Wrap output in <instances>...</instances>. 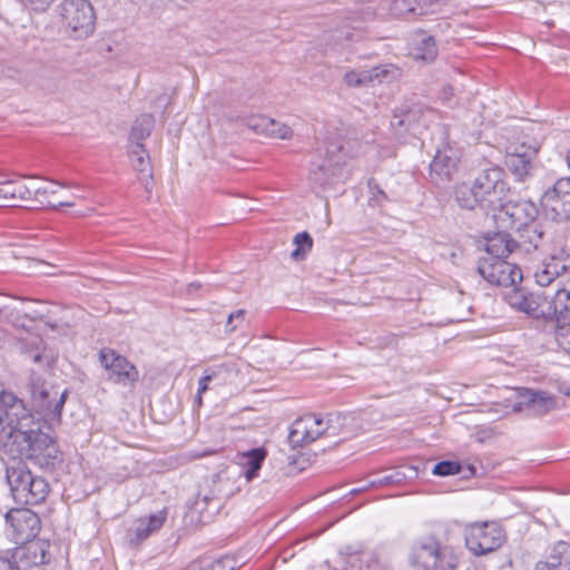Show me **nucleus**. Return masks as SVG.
I'll use <instances>...</instances> for the list:
<instances>
[{
    "label": "nucleus",
    "instance_id": "obj_39",
    "mask_svg": "<svg viewBox=\"0 0 570 570\" xmlns=\"http://www.w3.org/2000/svg\"><path fill=\"white\" fill-rule=\"evenodd\" d=\"M24 557V549L17 548L11 551L10 556H0V570H22L18 560Z\"/></svg>",
    "mask_w": 570,
    "mask_h": 570
},
{
    "label": "nucleus",
    "instance_id": "obj_2",
    "mask_svg": "<svg viewBox=\"0 0 570 570\" xmlns=\"http://www.w3.org/2000/svg\"><path fill=\"white\" fill-rule=\"evenodd\" d=\"M409 560L415 570H455L459 563L453 549L434 535L417 538L411 546Z\"/></svg>",
    "mask_w": 570,
    "mask_h": 570
},
{
    "label": "nucleus",
    "instance_id": "obj_48",
    "mask_svg": "<svg viewBox=\"0 0 570 570\" xmlns=\"http://www.w3.org/2000/svg\"><path fill=\"white\" fill-rule=\"evenodd\" d=\"M26 7L35 11H45L47 10L53 0H20Z\"/></svg>",
    "mask_w": 570,
    "mask_h": 570
},
{
    "label": "nucleus",
    "instance_id": "obj_44",
    "mask_svg": "<svg viewBox=\"0 0 570 570\" xmlns=\"http://www.w3.org/2000/svg\"><path fill=\"white\" fill-rule=\"evenodd\" d=\"M338 153L343 154L344 156L346 155L345 147L343 145L328 144L326 147V155L328 156V161L331 165L340 166L344 163L342 156H336Z\"/></svg>",
    "mask_w": 570,
    "mask_h": 570
},
{
    "label": "nucleus",
    "instance_id": "obj_16",
    "mask_svg": "<svg viewBox=\"0 0 570 570\" xmlns=\"http://www.w3.org/2000/svg\"><path fill=\"white\" fill-rule=\"evenodd\" d=\"M324 417L306 414L294 421L288 440L295 446H303L324 435Z\"/></svg>",
    "mask_w": 570,
    "mask_h": 570
},
{
    "label": "nucleus",
    "instance_id": "obj_32",
    "mask_svg": "<svg viewBox=\"0 0 570 570\" xmlns=\"http://www.w3.org/2000/svg\"><path fill=\"white\" fill-rule=\"evenodd\" d=\"M154 125L155 120L151 115L139 116L132 125L129 135V146L142 145V140L151 134Z\"/></svg>",
    "mask_w": 570,
    "mask_h": 570
},
{
    "label": "nucleus",
    "instance_id": "obj_25",
    "mask_svg": "<svg viewBox=\"0 0 570 570\" xmlns=\"http://www.w3.org/2000/svg\"><path fill=\"white\" fill-rule=\"evenodd\" d=\"M535 570H570V543L558 542L548 560L538 562Z\"/></svg>",
    "mask_w": 570,
    "mask_h": 570
},
{
    "label": "nucleus",
    "instance_id": "obj_22",
    "mask_svg": "<svg viewBox=\"0 0 570 570\" xmlns=\"http://www.w3.org/2000/svg\"><path fill=\"white\" fill-rule=\"evenodd\" d=\"M248 127L257 134H264L272 138L288 139L293 135V130L289 126L265 116L249 118Z\"/></svg>",
    "mask_w": 570,
    "mask_h": 570
},
{
    "label": "nucleus",
    "instance_id": "obj_24",
    "mask_svg": "<svg viewBox=\"0 0 570 570\" xmlns=\"http://www.w3.org/2000/svg\"><path fill=\"white\" fill-rule=\"evenodd\" d=\"M165 521V517L159 514H153L147 519H139L135 524L127 531V540L131 546H137L146 538H148L155 531H158Z\"/></svg>",
    "mask_w": 570,
    "mask_h": 570
},
{
    "label": "nucleus",
    "instance_id": "obj_53",
    "mask_svg": "<svg viewBox=\"0 0 570 570\" xmlns=\"http://www.w3.org/2000/svg\"><path fill=\"white\" fill-rule=\"evenodd\" d=\"M217 492L222 497H228L234 493L232 490H226V489H222V488L217 489Z\"/></svg>",
    "mask_w": 570,
    "mask_h": 570
},
{
    "label": "nucleus",
    "instance_id": "obj_13",
    "mask_svg": "<svg viewBox=\"0 0 570 570\" xmlns=\"http://www.w3.org/2000/svg\"><path fill=\"white\" fill-rule=\"evenodd\" d=\"M461 153L458 148L444 145L439 148L430 164V178L436 186H444L454 179L459 170Z\"/></svg>",
    "mask_w": 570,
    "mask_h": 570
},
{
    "label": "nucleus",
    "instance_id": "obj_7",
    "mask_svg": "<svg viewBox=\"0 0 570 570\" xmlns=\"http://www.w3.org/2000/svg\"><path fill=\"white\" fill-rule=\"evenodd\" d=\"M465 544L474 556L498 550L505 541L503 528L494 521L474 522L464 529Z\"/></svg>",
    "mask_w": 570,
    "mask_h": 570
},
{
    "label": "nucleus",
    "instance_id": "obj_15",
    "mask_svg": "<svg viewBox=\"0 0 570 570\" xmlns=\"http://www.w3.org/2000/svg\"><path fill=\"white\" fill-rule=\"evenodd\" d=\"M542 205L560 220H570V178L558 179L541 198Z\"/></svg>",
    "mask_w": 570,
    "mask_h": 570
},
{
    "label": "nucleus",
    "instance_id": "obj_54",
    "mask_svg": "<svg viewBox=\"0 0 570 570\" xmlns=\"http://www.w3.org/2000/svg\"><path fill=\"white\" fill-rule=\"evenodd\" d=\"M52 184L56 186H59V187H71L72 186V184H65V183L60 184V183H56V181H52Z\"/></svg>",
    "mask_w": 570,
    "mask_h": 570
},
{
    "label": "nucleus",
    "instance_id": "obj_17",
    "mask_svg": "<svg viewBox=\"0 0 570 570\" xmlns=\"http://www.w3.org/2000/svg\"><path fill=\"white\" fill-rule=\"evenodd\" d=\"M504 298L512 308L530 317L542 318L544 314V309H542V294L532 293L514 285L507 292Z\"/></svg>",
    "mask_w": 570,
    "mask_h": 570
},
{
    "label": "nucleus",
    "instance_id": "obj_27",
    "mask_svg": "<svg viewBox=\"0 0 570 570\" xmlns=\"http://www.w3.org/2000/svg\"><path fill=\"white\" fill-rule=\"evenodd\" d=\"M32 198V189L22 181L9 179L0 181V199L4 202H27Z\"/></svg>",
    "mask_w": 570,
    "mask_h": 570
},
{
    "label": "nucleus",
    "instance_id": "obj_31",
    "mask_svg": "<svg viewBox=\"0 0 570 570\" xmlns=\"http://www.w3.org/2000/svg\"><path fill=\"white\" fill-rule=\"evenodd\" d=\"M419 474L417 468L409 465L395 469L371 482L372 487L401 484L407 479H414Z\"/></svg>",
    "mask_w": 570,
    "mask_h": 570
},
{
    "label": "nucleus",
    "instance_id": "obj_37",
    "mask_svg": "<svg viewBox=\"0 0 570 570\" xmlns=\"http://www.w3.org/2000/svg\"><path fill=\"white\" fill-rule=\"evenodd\" d=\"M293 243L296 245V249L292 252L291 257L295 261L304 258L313 247V238L307 232L296 234Z\"/></svg>",
    "mask_w": 570,
    "mask_h": 570
},
{
    "label": "nucleus",
    "instance_id": "obj_19",
    "mask_svg": "<svg viewBox=\"0 0 570 570\" xmlns=\"http://www.w3.org/2000/svg\"><path fill=\"white\" fill-rule=\"evenodd\" d=\"M324 435L342 440L355 435L363 430L360 417L354 413H332L324 417Z\"/></svg>",
    "mask_w": 570,
    "mask_h": 570
},
{
    "label": "nucleus",
    "instance_id": "obj_11",
    "mask_svg": "<svg viewBox=\"0 0 570 570\" xmlns=\"http://www.w3.org/2000/svg\"><path fill=\"white\" fill-rule=\"evenodd\" d=\"M479 274L491 285L513 287L522 281L521 269L503 258H482L478 265Z\"/></svg>",
    "mask_w": 570,
    "mask_h": 570
},
{
    "label": "nucleus",
    "instance_id": "obj_49",
    "mask_svg": "<svg viewBox=\"0 0 570 570\" xmlns=\"http://www.w3.org/2000/svg\"><path fill=\"white\" fill-rule=\"evenodd\" d=\"M47 267H50L47 263L42 261L32 259L30 261L29 272L30 273H40V274H47L46 271Z\"/></svg>",
    "mask_w": 570,
    "mask_h": 570
},
{
    "label": "nucleus",
    "instance_id": "obj_29",
    "mask_svg": "<svg viewBox=\"0 0 570 570\" xmlns=\"http://www.w3.org/2000/svg\"><path fill=\"white\" fill-rule=\"evenodd\" d=\"M32 198L35 203L43 207L58 208V207H72L75 202H61L58 195V189L49 186L31 187Z\"/></svg>",
    "mask_w": 570,
    "mask_h": 570
},
{
    "label": "nucleus",
    "instance_id": "obj_47",
    "mask_svg": "<svg viewBox=\"0 0 570 570\" xmlns=\"http://www.w3.org/2000/svg\"><path fill=\"white\" fill-rule=\"evenodd\" d=\"M326 170H327V166L325 164L318 166L317 170L312 171V179L322 186L327 185V184H333L334 179L332 177H325Z\"/></svg>",
    "mask_w": 570,
    "mask_h": 570
},
{
    "label": "nucleus",
    "instance_id": "obj_50",
    "mask_svg": "<svg viewBox=\"0 0 570 570\" xmlns=\"http://www.w3.org/2000/svg\"><path fill=\"white\" fill-rule=\"evenodd\" d=\"M454 91L451 86H446L442 90L441 99L444 105L452 107L453 106Z\"/></svg>",
    "mask_w": 570,
    "mask_h": 570
},
{
    "label": "nucleus",
    "instance_id": "obj_38",
    "mask_svg": "<svg viewBox=\"0 0 570 570\" xmlns=\"http://www.w3.org/2000/svg\"><path fill=\"white\" fill-rule=\"evenodd\" d=\"M419 0H393L391 11L395 16L406 17L410 14H421L422 10L417 12Z\"/></svg>",
    "mask_w": 570,
    "mask_h": 570
},
{
    "label": "nucleus",
    "instance_id": "obj_57",
    "mask_svg": "<svg viewBox=\"0 0 570 570\" xmlns=\"http://www.w3.org/2000/svg\"><path fill=\"white\" fill-rule=\"evenodd\" d=\"M19 177H21V178H36L37 176H28V175L20 174Z\"/></svg>",
    "mask_w": 570,
    "mask_h": 570
},
{
    "label": "nucleus",
    "instance_id": "obj_36",
    "mask_svg": "<svg viewBox=\"0 0 570 570\" xmlns=\"http://www.w3.org/2000/svg\"><path fill=\"white\" fill-rule=\"evenodd\" d=\"M554 407V397L547 392L538 391L534 400L532 401V407L529 414L543 415L553 410Z\"/></svg>",
    "mask_w": 570,
    "mask_h": 570
},
{
    "label": "nucleus",
    "instance_id": "obj_43",
    "mask_svg": "<svg viewBox=\"0 0 570 570\" xmlns=\"http://www.w3.org/2000/svg\"><path fill=\"white\" fill-rule=\"evenodd\" d=\"M538 391L524 389L519 393V403L514 406L515 411H528L532 407V401L534 400Z\"/></svg>",
    "mask_w": 570,
    "mask_h": 570
},
{
    "label": "nucleus",
    "instance_id": "obj_46",
    "mask_svg": "<svg viewBox=\"0 0 570 570\" xmlns=\"http://www.w3.org/2000/svg\"><path fill=\"white\" fill-rule=\"evenodd\" d=\"M415 111L414 110H407L404 112L403 116L395 115L391 121L392 127H403V126H410L411 122L414 120Z\"/></svg>",
    "mask_w": 570,
    "mask_h": 570
},
{
    "label": "nucleus",
    "instance_id": "obj_3",
    "mask_svg": "<svg viewBox=\"0 0 570 570\" xmlns=\"http://www.w3.org/2000/svg\"><path fill=\"white\" fill-rule=\"evenodd\" d=\"M6 479L12 498L18 504H39L49 493V484L46 480L35 476L21 462L7 468Z\"/></svg>",
    "mask_w": 570,
    "mask_h": 570
},
{
    "label": "nucleus",
    "instance_id": "obj_55",
    "mask_svg": "<svg viewBox=\"0 0 570 570\" xmlns=\"http://www.w3.org/2000/svg\"><path fill=\"white\" fill-rule=\"evenodd\" d=\"M216 479L218 483H222L224 481V476L222 474H217Z\"/></svg>",
    "mask_w": 570,
    "mask_h": 570
},
{
    "label": "nucleus",
    "instance_id": "obj_52",
    "mask_svg": "<svg viewBox=\"0 0 570 570\" xmlns=\"http://www.w3.org/2000/svg\"><path fill=\"white\" fill-rule=\"evenodd\" d=\"M212 380V376L210 375H206L204 377H202L199 380V383H198V396L200 397V395L203 393H205L208 389V382Z\"/></svg>",
    "mask_w": 570,
    "mask_h": 570
},
{
    "label": "nucleus",
    "instance_id": "obj_1",
    "mask_svg": "<svg viewBox=\"0 0 570 570\" xmlns=\"http://www.w3.org/2000/svg\"><path fill=\"white\" fill-rule=\"evenodd\" d=\"M519 247L524 254L533 255L534 259L541 262L534 271L535 282L540 286L556 283L558 288L560 279L570 275V269L563 262V248L554 245L541 226L528 227L522 234Z\"/></svg>",
    "mask_w": 570,
    "mask_h": 570
},
{
    "label": "nucleus",
    "instance_id": "obj_4",
    "mask_svg": "<svg viewBox=\"0 0 570 570\" xmlns=\"http://www.w3.org/2000/svg\"><path fill=\"white\" fill-rule=\"evenodd\" d=\"M16 442L20 446V453L24 458L35 461L45 468L53 465L58 459V448L55 439L40 430V424L27 428L16 435Z\"/></svg>",
    "mask_w": 570,
    "mask_h": 570
},
{
    "label": "nucleus",
    "instance_id": "obj_8",
    "mask_svg": "<svg viewBox=\"0 0 570 570\" xmlns=\"http://www.w3.org/2000/svg\"><path fill=\"white\" fill-rule=\"evenodd\" d=\"M36 425L33 414L24 402L12 392H0V428L9 429L10 435L20 434L27 428Z\"/></svg>",
    "mask_w": 570,
    "mask_h": 570
},
{
    "label": "nucleus",
    "instance_id": "obj_12",
    "mask_svg": "<svg viewBox=\"0 0 570 570\" xmlns=\"http://www.w3.org/2000/svg\"><path fill=\"white\" fill-rule=\"evenodd\" d=\"M99 361L108 372V380L116 384L134 386L139 379L137 367L112 348H101Z\"/></svg>",
    "mask_w": 570,
    "mask_h": 570
},
{
    "label": "nucleus",
    "instance_id": "obj_34",
    "mask_svg": "<svg viewBox=\"0 0 570 570\" xmlns=\"http://www.w3.org/2000/svg\"><path fill=\"white\" fill-rule=\"evenodd\" d=\"M539 148H540V144L535 140H533L531 142L515 140V141H511L508 144V146L505 148V154H509V155L518 154V156L521 158L523 157V158L533 159L535 157Z\"/></svg>",
    "mask_w": 570,
    "mask_h": 570
},
{
    "label": "nucleus",
    "instance_id": "obj_21",
    "mask_svg": "<svg viewBox=\"0 0 570 570\" xmlns=\"http://www.w3.org/2000/svg\"><path fill=\"white\" fill-rule=\"evenodd\" d=\"M266 450L263 448H256L247 452L238 453V464L244 469L236 470L237 478H245L247 482H250L257 476V472L262 468V464L266 458Z\"/></svg>",
    "mask_w": 570,
    "mask_h": 570
},
{
    "label": "nucleus",
    "instance_id": "obj_40",
    "mask_svg": "<svg viewBox=\"0 0 570 570\" xmlns=\"http://www.w3.org/2000/svg\"><path fill=\"white\" fill-rule=\"evenodd\" d=\"M26 356L33 363L47 366H49L53 361L52 355L46 353V347L41 341L36 344L35 350L26 352Z\"/></svg>",
    "mask_w": 570,
    "mask_h": 570
},
{
    "label": "nucleus",
    "instance_id": "obj_9",
    "mask_svg": "<svg viewBox=\"0 0 570 570\" xmlns=\"http://www.w3.org/2000/svg\"><path fill=\"white\" fill-rule=\"evenodd\" d=\"M474 185L479 197L484 202L483 209L497 210L498 205H502L510 191L504 173L499 167L482 170L474 179Z\"/></svg>",
    "mask_w": 570,
    "mask_h": 570
},
{
    "label": "nucleus",
    "instance_id": "obj_26",
    "mask_svg": "<svg viewBox=\"0 0 570 570\" xmlns=\"http://www.w3.org/2000/svg\"><path fill=\"white\" fill-rule=\"evenodd\" d=\"M389 72L390 69L387 66H377L363 71L351 70L344 75V81L351 87H362L372 83L375 80L380 81L382 78H385Z\"/></svg>",
    "mask_w": 570,
    "mask_h": 570
},
{
    "label": "nucleus",
    "instance_id": "obj_18",
    "mask_svg": "<svg viewBox=\"0 0 570 570\" xmlns=\"http://www.w3.org/2000/svg\"><path fill=\"white\" fill-rule=\"evenodd\" d=\"M542 309H544L542 318H554L556 324L561 316L570 317V275L560 279V287L556 289L552 297L543 295Z\"/></svg>",
    "mask_w": 570,
    "mask_h": 570
},
{
    "label": "nucleus",
    "instance_id": "obj_6",
    "mask_svg": "<svg viewBox=\"0 0 570 570\" xmlns=\"http://www.w3.org/2000/svg\"><path fill=\"white\" fill-rule=\"evenodd\" d=\"M29 389L35 406L45 420H59L68 391H60L58 387L48 384L36 373L30 375Z\"/></svg>",
    "mask_w": 570,
    "mask_h": 570
},
{
    "label": "nucleus",
    "instance_id": "obj_35",
    "mask_svg": "<svg viewBox=\"0 0 570 570\" xmlns=\"http://www.w3.org/2000/svg\"><path fill=\"white\" fill-rule=\"evenodd\" d=\"M557 344L570 355V317L561 316L554 327Z\"/></svg>",
    "mask_w": 570,
    "mask_h": 570
},
{
    "label": "nucleus",
    "instance_id": "obj_28",
    "mask_svg": "<svg viewBox=\"0 0 570 570\" xmlns=\"http://www.w3.org/2000/svg\"><path fill=\"white\" fill-rule=\"evenodd\" d=\"M411 56L416 60L425 62L433 61L438 56V48L434 38L424 32L416 35L411 49Z\"/></svg>",
    "mask_w": 570,
    "mask_h": 570
},
{
    "label": "nucleus",
    "instance_id": "obj_14",
    "mask_svg": "<svg viewBox=\"0 0 570 570\" xmlns=\"http://www.w3.org/2000/svg\"><path fill=\"white\" fill-rule=\"evenodd\" d=\"M7 522L12 529L16 543H26L37 537L40 531V519L29 509L11 510L7 517Z\"/></svg>",
    "mask_w": 570,
    "mask_h": 570
},
{
    "label": "nucleus",
    "instance_id": "obj_59",
    "mask_svg": "<svg viewBox=\"0 0 570 570\" xmlns=\"http://www.w3.org/2000/svg\"><path fill=\"white\" fill-rule=\"evenodd\" d=\"M60 200L61 202H72L70 198H62L61 196H60Z\"/></svg>",
    "mask_w": 570,
    "mask_h": 570
},
{
    "label": "nucleus",
    "instance_id": "obj_20",
    "mask_svg": "<svg viewBox=\"0 0 570 570\" xmlns=\"http://www.w3.org/2000/svg\"><path fill=\"white\" fill-rule=\"evenodd\" d=\"M128 153L132 168L138 174L139 181L144 185L146 191L150 193L154 175L148 153L144 148V145L129 146Z\"/></svg>",
    "mask_w": 570,
    "mask_h": 570
},
{
    "label": "nucleus",
    "instance_id": "obj_58",
    "mask_svg": "<svg viewBox=\"0 0 570 570\" xmlns=\"http://www.w3.org/2000/svg\"><path fill=\"white\" fill-rule=\"evenodd\" d=\"M567 163H568V166H569V168H570V151H569V153H568V155H567Z\"/></svg>",
    "mask_w": 570,
    "mask_h": 570
},
{
    "label": "nucleus",
    "instance_id": "obj_45",
    "mask_svg": "<svg viewBox=\"0 0 570 570\" xmlns=\"http://www.w3.org/2000/svg\"><path fill=\"white\" fill-rule=\"evenodd\" d=\"M245 314H246L245 309H238V311L229 314L227 324H226L227 331L234 332L238 327L239 323L244 322Z\"/></svg>",
    "mask_w": 570,
    "mask_h": 570
},
{
    "label": "nucleus",
    "instance_id": "obj_5",
    "mask_svg": "<svg viewBox=\"0 0 570 570\" xmlns=\"http://www.w3.org/2000/svg\"><path fill=\"white\" fill-rule=\"evenodd\" d=\"M66 32L73 39L89 37L95 28V12L88 0H62L58 7Z\"/></svg>",
    "mask_w": 570,
    "mask_h": 570
},
{
    "label": "nucleus",
    "instance_id": "obj_33",
    "mask_svg": "<svg viewBox=\"0 0 570 570\" xmlns=\"http://www.w3.org/2000/svg\"><path fill=\"white\" fill-rule=\"evenodd\" d=\"M532 160L529 158H521L518 154H505V165L518 179H523L530 175L532 169Z\"/></svg>",
    "mask_w": 570,
    "mask_h": 570
},
{
    "label": "nucleus",
    "instance_id": "obj_23",
    "mask_svg": "<svg viewBox=\"0 0 570 570\" xmlns=\"http://www.w3.org/2000/svg\"><path fill=\"white\" fill-rule=\"evenodd\" d=\"M520 240H513L509 234L499 232L492 236L485 237V250L491 258H504L514 252L523 253L519 247Z\"/></svg>",
    "mask_w": 570,
    "mask_h": 570
},
{
    "label": "nucleus",
    "instance_id": "obj_30",
    "mask_svg": "<svg viewBox=\"0 0 570 570\" xmlns=\"http://www.w3.org/2000/svg\"><path fill=\"white\" fill-rule=\"evenodd\" d=\"M454 198L458 205L463 209L473 210L478 207L483 208V200L479 197V191L474 185L461 184L455 188Z\"/></svg>",
    "mask_w": 570,
    "mask_h": 570
},
{
    "label": "nucleus",
    "instance_id": "obj_42",
    "mask_svg": "<svg viewBox=\"0 0 570 570\" xmlns=\"http://www.w3.org/2000/svg\"><path fill=\"white\" fill-rule=\"evenodd\" d=\"M432 472L439 476L454 475L461 472V465L454 461H442L434 465Z\"/></svg>",
    "mask_w": 570,
    "mask_h": 570
},
{
    "label": "nucleus",
    "instance_id": "obj_51",
    "mask_svg": "<svg viewBox=\"0 0 570 570\" xmlns=\"http://www.w3.org/2000/svg\"><path fill=\"white\" fill-rule=\"evenodd\" d=\"M368 187L371 189V193H372V196H373V199H376L379 202V197H381L382 199H387L385 193L380 188V186L377 184H375L374 181H370L368 183Z\"/></svg>",
    "mask_w": 570,
    "mask_h": 570
},
{
    "label": "nucleus",
    "instance_id": "obj_60",
    "mask_svg": "<svg viewBox=\"0 0 570 570\" xmlns=\"http://www.w3.org/2000/svg\"><path fill=\"white\" fill-rule=\"evenodd\" d=\"M235 473H236V471H235V472L229 473L230 475H227V479H230V476H237Z\"/></svg>",
    "mask_w": 570,
    "mask_h": 570
},
{
    "label": "nucleus",
    "instance_id": "obj_41",
    "mask_svg": "<svg viewBox=\"0 0 570 570\" xmlns=\"http://www.w3.org/2000/svg\"><path fill=\"white\" fill-rule=\"evenodd\" d=\"M233 561L230 559H222L210 564L203 566L200 562H193L184 570H233Z\"/></svg>",
    "mask_w": 570,
    "mask_h": 570
},
{
    "label": "nucleus",
    "instance_id": "obj_56",
    "mask_svg": "<svg viewBox=\"0 0 570 570\" xmlns=\"http://www.w3.org/2000/svg\"><path fill=\"white\" fill-rule=\"evenodd\" d=\"M198 287H199V285H197V284H195V283H190V285H189V288H190V289H196V288H198Z\"/></svg>",
    "mask_w": 570,
    "mask_h": 570
},
{
    "label": "nucleus",
    "instance_id": "obj_10",
    "mask_svg": "<svg viewBox=\"0 0 570 570\" xmlns=\"http://www.w3.org/2000/svg\"><path fill=\"white\" fill-rule=\"evenodd\" d=\"M494 212V219L503 228L517 229L520 232V242L522 240V234L528 227L540 226L539 224L532 223L535 216V208L528 202H502V205H498Z\"/></svg>",
    "mask_w": 570,
    "mask_h": 570
}]
</instances>
